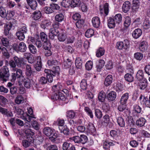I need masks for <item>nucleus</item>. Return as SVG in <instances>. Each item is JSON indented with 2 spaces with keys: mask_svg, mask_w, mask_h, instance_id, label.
<instances>
[{
  "mask_svg": "<svg viewBox=\"0 0 150 150\" xmlns=\"http://www.w3.org/2000/svg\"><path fill=\"white\" fill-rule=\"evenodd\" d=\"M45 72L47 74L46 76L47 78L45 77L42 76L39 79V82L40 84H44L47 83L48 82L51 83L53 81V78L51 75L52 72L50 70L45 69Z\"/></svg>",
  "mask_w": 150,
  "mask_h": 150,
  "instance_id": "1",
  "label": "nucleus"
},
{
  "mask_svg": "<svg viewBox=\"0 0 150 150\" xmlns=\"http://www.w3.org/2000/svg\"><path fill=\"white\" fill-rule=\"evenodd\" d=\"M43 132L47 136H50L49 139L52 142L54 141L58 137L57 134L55 132L54 129L49 127L44 128Z\"/></svg>",
  "mask_w": 150,
  "mask_h": 150,
  "instance_id": "2",
  "label": "nucleus"
},
{
  "mask_svg": "<svg viewBox=\"0 0 150 150\" xmlns=\"http://www.w3.org/2000/svg\"><path fill=\"white\" fill-rule=\"evenodd\" d=\"M13 48L17 52H24L26 51L27 47L25 44L23 42H21L18 45L14 44L13 46Z\"/></svg>",
  "mask_w": 150,
  "mask_h": 150,
  "instance_id": "3",
  "label": "nucleus"
},
{
  "mask_svg": "<svg viewBox=\"0 0 150 150\" xmlns=\"http://www.w3.org/2000/svg\"><path fill=\"white\" fill-rule=\"evenodd\" d=\"M129 41L127 40H125L123 42H117L116 44V47L119 50H122L123 49H126L129 47Z\"/></svg>",
  "mask_w": 150,
  "mask_h": 150,
  "instance_id": "4",
  "label": "nucleus"
},
{
  "mask_svg": "<svg viewBox=\"0 0 150 150\" xmlns=\"http://www.w3.org/2000/svg\"><path fill=\"white\" fill-rule=\"evenodd\" d=\"M3 73L0 72V78L3 79L4 81H6L9 76L8 69L6 67H3Z\"/></svg>",
  "mask_w": 150,
  "mask_h": 150,
  "instance_id": "5",
  "label": "nucleus"
},
{
  "mask_svg": "<svg viewBox=\"0 0 150 150\" xmlns=\"http://www.w3.org/2000/svg\"><path fill=\"white\" fill-rule=\"evenodd\" d=\"M109 4L107 3H105L100 6V11L101 14H105L106 15L108 14L109 12Z\"/></svg>",
  "mask_w": 150,
  "mask_h": 150,
  "instance_id": "6",
  "label": "nucleus"
},
{
  "mask_svg": "<svg viewBox=\"0 0 150 150\" xmlns=\"http://www.w3.org/2000/svg\"><path fill=\"white\" fill-rule=\"evenodd\" d=\"M34 142V139L33 137H30L29 138H26L23 140L22 142V144L23 146L27 148L29 147L31 144Z\"/></svg>",
  "mask_w": 150,
  "mask_h": 150,
  "instance_id": "7",
  "label": "nucleus"
},
{
  "mask_svg": "<svg viewBox=\"0 0 150 150\" xmlns=\"http://www.w3.org/2000/svg\"><path fill=\"white\" fill-rule=\"evenodd\" d=\"M139 100L142 105H145L147 107L150 108V103L149 100H148V98L147 97L141 95L140 97Z\"/></svg>",
  "mask_w": 150,
  "mask_h": 150,
  "instance_id": "8",
  "label": "nucleus"
},
{
  "mask_svg": "<svg viewBox=\"0 0 150 150\" xmlns=\"http://www.w3.org/2000/svg\"><path fill=\"white\" fill-rule=\"evenodd\" d=\"M23 117H21L22 119L27 120L28 122H30L32 118H35V115L33 113H23Z\"/></svg>",
  "mask_w": 150,
  "mask_h": 150,
  "instance_id": "9",
  "label": "nucleus"
},
{
  "mask_svg": "<svg viewBox=\"0 0 150 150\" xmlns=\"http://www.w3.org/2000/svg\"><path fill=\"white\" fill-rule=\"evenodd\" d=\"M138 88L140 89L144 90L145 89L147 85V80L146 79L138 80Z\"/></svg>",
  "mask_w": 150,
  "mask_h": 150,
  "instance_id": "10",
  "label": "nucleus"
},
{
  "mask_svg": "<svg viewBox=\"0 0 150 150\" xmlns=\"http://www.w3.org/2000/svg\"><path fill=\"white\" fill-rule=\"evenodd\" d=\"M142 33V31L141 29L137 28L132 32V35L134 38L137 39L141 36Z\"/></svg>",
  "mask_w": 150,
  "mask_h": 150,
  "instance_id": "11",
  "label": "nucleus"
},
{
  "mask_svg": "<svg viewBox=\"0 0 150 150\" xmlns=\"http://www.w3.org/2000/svg\"><path fill=\"white\" fill-rule=\"evenodd\" d=\"M93 27L96 28H98L100 25V21L99 18L97 16L93 17L91 20Z\"/></svg>",
  "mask_w": 150,
  "mask_h": 150,
  "instance_id": "12",
  "label": "nucleus"
},
{
  "mask_svg": "<svg viewBox=\"0 0 150 150\" xmlns=\"http://www.w3.org/2000/svg\"><path fill=\"white\" fill-rule=\"evenodd\" d=\"M148 47L147 43L145 41H143L140 43L139 45V49L142 52H145L147 50Z\"/></svg>",
  "mask_w": 150,
  "mask_h": 150,
  "instance_id": "13",
  "label": "nucleus"
},
{
  "mask_svg": "<svg viewBox=\"0 0 150 150\" xmlns=\"http://www.w3.org/2000/svg\"><path fill=\"white\" fill-rule=\"evenodd\" d=\"M117 97L116 93L114 91H111L108 93L107 96V98L108 100L113 101Z\"/></svg>",
  "mask_w": 150,
  "mask_h": 150,
  "instance_id": "14",
  "label": "nucleus"
},
{
  "mask_svg": "<svg viewBox=\"0 0 150 150\" xmlns=\"http://www.w3.org/2000/svg\"><path fill=\"white\" fill-rule=\"evenodd\" d=\"M129 93H127L122 95L120 100V103L121 105H124L127 103L129 98Z\"/></svg>",
  "mask_w": 150,
  "mask_h": 150,
  "instance_id": "15",
  "label": "nucleus"
},
{
  "mask_svg": "<svg viewBox=\"0 0 150 150\" xmlns=\"http://www.w3.org/2000/svg\"><path fill=\"white\" fill-rule=\"evenodd\" d=\"M131 7V4L128 1H125L123 4L122 9L123 11L125 13L127 12L129 10Z\"/></svg>",
  "mask_w": 150,
  "mask_h": 150,
  "instance_id": "16",
  "label": "nucleus"
},
{
  "mask_svg": "<svg viewBox=\"0 0 150 150\" xmlns=\"http://www.w3.org/2000/svg\"><path fill=\"white\" fill-rule=\"evenodd\" d=\"M35 67L37 71H39L41 70L42 68V62L40 56L37 57V62L35 65Z\"/></svg>",
  "mask_w": 150,
  "mask_h": 150,
  "instance_id": "17",
  "label": "nucleus"
},
{
  "mask_svg": "<svg viewBox=\"0 0 150 150\" xmlns=\"http://www.w3.org/2000/svg\"><path fill=\"white\" fill-rule=\"evenodd\" d=\"M26 1L28 4L32 9H36L37 4L35 0H26Z\"/></svg>",
  "mask_w": 150,
  "mask_h": 150,
  "instance_id": "18",
  "label": "nucleus"
},
{
  "mask_svg": "<svg viewBox=\"0 0 150 150\" xmlns=\"http://www.w3.org/2000/svg\"><path fill=\"white\" fill-rule=\"evenodd\" d=\"M112 75H108L105 78L104 82V84L107 86H109L112 83Z\"/></svg>",
  "mask_w": 150,
  "mask_h": 150,
  "instance_id": "19",
  "label": "nucleus"
},
{
  "mask_svg": "<svg viewBox=\"0 0 150 150\" xmlns=\"http://www.w3.org/2000/svg\"><path fill=\"white\" fill-rule=\"evenodd\" d=\"M25 101V99L21 95L17 96L15 100V103L18 105L23 103Z\"/></svg>",
  "mask_w": 150,
  "mask_h": 150,
  "instance_id": "20",
  "label": "nucleus"
},
{
  "mask_svg": "<svg viewBox=\"0 0 150 150\" xmlns=\"http://www.w3.org/2000/svg\"><path fill=\"white\" fill-rule=\"evenodd\" d=\"M59 31L57 30L52 28L50 30L49 34V37L52 39H53L54 36L57 35Z\"/></svg>",
  "mask_w": 150,
  "mask_h": 150,
  "instance_id": "21",
  "label": "nucleus"
},
{
  "mask_svg": "<svg viewBox=\"0 0 150 150\" xmlns=\"http://www.w3.org/2000/svg\"><path fill=\"white\" fill-rule=\"evenodd\" d=\"M41 16L42 14L40 11H36L33 14L32 18L35 20H38L41 18Z\"/></svg>",
  "mask_w": 150,
  "mask_h": 150,
  "instance_id": "22",
  "label": "nucleus"
},
{
  "mask_svg": "<svg viewBox=\"0 0 150 150\" xmlns=\"http://www.w3.org/2000/svg\"><path fill=\"white\" fill-rule=\"evenodd\" d=\"M86 130L87 132L91 134L94 133L96 132V129L93 124L91 123L88 124L86 127Z\"/></svg>",
  "mask_w": 150,
  "mask_h": 150,
  "instance_id": "23",
  "label": "nucleus"
},
{
  "mask_svg": "<svg viewBox=\"0 0 150 150\" xmlns=\"http://www.w3.org/2000/svg\"><path fill=\"white\" fill-rule=\"evenodd\" d=\"M52 89L54 92H56L57 93H59V91H61L64 92H65L64 91H66V90L63 91L62 86L59 83L54 86L52 87Z\"/></svg>",
  "mask_w": 150,
  "mask_h": 150,
  "instance_id": "24",
  "label": "nucleus"
},
{
  "mask_svg": "<svg viewBox=\"0 0 150 150\" xmlns=\"http://www.w3.org/2000/svg\"><path fill=\"white\" fill-rule=\"evenodd\" d=\"M146 122V120L143 117H141L136 121V124L138 126L141 127L144 126Z\"/></svg>",
  "mask_w": 150,
  "mask_h": 150,
  "instance_id": "25",
  "label": "nucleus"
},
{
  "mask_svg": "<svg viewBox=\"0 0 150 150\" xmlns=\"http://www.w3.org/2000/svg\"><path fill=\"white\" fill-rule=\"evenodd\" d=\"M12 26L11 23H9L6 24L4 25V34L7 35L9 33V31L11 30Z\"/></svg>",
  "mask_w": 150,
  "mask_h": 150,
  "instance_id": "26",
  "label": "nucleus"
},
{
  "mask_svg": "<svg viewBox=\"0 0 150 150\" xmlns=\"http://www.w3.org/2000/svg\"><path fill=\"white\" fill-rule=\"evenodd\" d=\"M33 72V69L32 68L31 65L27 64L26 65L25 74L28 76H30Z\"/></svg>",
  "mask_w": 150,
  "mask_h": 150,
  "instance_id": "27",
  "label": "nucleus"
},
{
  "mask_svg": "<svg viewBox=\"0 0 150 150\" xmlns=\"http://www.w3.org/2000/svg\"><path fill=\"white\" fill-rule=\"evenodd\" d=\"M105 52V50L103 48L99 47L96 51V56L98 57H100L104 54Z\"/></svg>",
  "mask_w": 150,
  "mask_h": 150,
  "instance_id": "28",
  "label": "nucleus"
},
{
  "mask_svg": "<svg viewBox=\"0 0 150 150\" xmlns=\"http://www.w3.org/2000/svg\"><path fill=\"white\" fill-rule=\"evenodd\" d=\"M131 18L127 16L125 17L124 25L125 27L127 28L131 24Z\"/></svg>",
  "mask_w": 150,
  "mask_h": 150,
  "instance_id": "29",
  "label": "nucleus"
},
{
  "mask_svg": "<svg viewBox=\"0 0 150 150\" xmlns=\"http://www.w3.org/2000/svg\"><path fill=\"white\" fill-rule=\"evenodd\" d=\"M13 59L18 67H21L23 64V59L18 58L16 56H14L13 57Z\"/></svg>",
  "mask_w": 150,
  "mask_h": 150,
  "instance_id": "30",
  "label": "nucleus"
},
{
  "mask_svg": "<svg viewBox=\"0 0 150 150\" xmlns=\"http://www.w3.org/2000/svg\"><path fill=\"white\" fill-rule=\"evenodd\" d=\"M105 63V61L103 59H100L98 61V63L96 66L98 71H100L101 69L104 66Z\"/></svg>",
  "mask_w": 150,
  "mask_h": 150,
  "instance_id": "31",
  "label": "nucleus"
},
{
  "mask_svg": "<svg viewBox=\"0 0 150 150\" xmlns=\"http://www.w3.org/2000/svg\"><path fill=\"white\" fill-rule=\"evenodd\" d=\"M115 21L114 19L110 18L108 20V26L110 28H114L115 26Z\"/></svg>",
  "mask_w": 150,
  "mask_h": 150,
  "instance_id": "32",
  "label": "nucleus"
},
{
  "mask_svg": "<svg viewBox=\"0 0 150 150\" xmlns=\"http://www.w3.org/2000/svg\"><path fill=\"white\" fill-rule=\"evenodd\" d=\"M25 133L26 135V138H29L30 137H33L34 133L30 129H28L25 130Z\"/></svg>",
  "mask_w": 150,
  "mask_h": 150,
  "instance_id": "33",
  "label": "nucleus"
},
{
  "mask_svg": "<svg viewBox=\"0 0 150 150\" xmlns=\"http://www.w3.org/2000/svg\"><path fill=\"white\" fill-rule=\"evenodd\" d=\"M139 7V0H133L132 1V8L135 11L138 9Z\"/></svg>",
  "mask_w": 150,
  "mask_h": 150,
  "instance_id": "34",
  "label": "nucleus"
},
{
  "mask_svg": "<svg viewBox=\"0 0 150 150\" xmlns=\"http://www.w3.org/2000/svg\"><path fill=\"white\" fill-rule=\"evenodd\" d=\"M71 7H75L79 6L81 4L80 0H71Z\"/></svg>",
  "mask_w": 150,
  "mask_h": 150,
  "instance_id": "35",
  "label": "nucleus"
},
{
  "mask_svg": "<svg viewBox=\"0 0 150 150\" xmlns=\"http://www.w3.org/2000/svg\"><path fill=\"white\" fill-rule=\"evenodd\" d=\"M105 97V94L104 92L101 91L99 93L98 96V99L101 102H103L104 101Z\"/></svg>",
  "mask_w": 150,
  "mask_h": 150,
  "instance_id": "36",
  "label": "nucleus"
},
{
  "mask_svg": "<svg viewBox=\"0 0 150 150\" xmlns=\"http://www.w3.org/2000/svg\"><path fill=\"white\" fill-rule=\"evenodd\" d=\"M75 64L77 68L81 69L82 67V62L81 59L79 57L77 58L75 61Z\"/></svg>",
  "mask_w": 150,
  "mask_h": 150,
  "instance_id": "37",
  "label": "nucleus"
},
{
  "mask_svg": "<svg viewBox=\"0 0 150 150\" xmlns=\"http://www.w3.org/2000/svg\"><path fill=\"white\" fill-rule=\"evenodd\" d=\"M134 58L138 61H140L143 58V54L140 52H137L135 53L134 55Z\"/></svg>",
  "mask_w": 150,
  "mask_h": 150,
  "instance_id": "38",
  "label": "nucleus"
},
{
  "mask_svg": "<svg viewBox=\"0 0 150 150\" xmlns=\"http://www.w3.org/2000/svg\"><path fill=\"white\" fill-rule=\"evenodd\" d=\"M70 0H63L61 3V4L63 7L68 8L71 5Z\"/></svg>",
  "mask_w": 150,
  "mask_h": 150,
  "instance_id": "39",
  "label": "nucleus"
},
{
  "mask_svg": "<svg viewBox=\"0 0 150 150\" xmlns=\"http://www.w3.org/2000/svg\"><path fill=\"white\" fill-rule=\"evenodd\" d=\"M23 82L25 86L27 88H29L31 86V81L28 78L24 79Z\"/></svg>",
  "mask_w": 150,
  "mask_h": 150,
  "instance_id": "40",
  "label": "nucleus"
},
{
  "mask_svg": "<svg viewBox=\"0 0 150 150\" xmlns=\"http://www.w3.org/2000/svg\"><path fill=\"white\" fill-rule=\"evenodd\" d=\"M136 78L138 80L145 79L144 77L143 71L142 70H139L137 72L136 76Z\"/></svg>",
  "mask_w": 150,
  "mask_h": 150,
  "instance_id": "41",
  "label": "nucleus"
},
{
  "mask_svg": "<svg viewBox=\"0 0 150 150\" xmlns=\"http://www.w3.org/2000/svg\"><path fill=\"white\" fill-rule=\"evenodd\" d=\"M94 34V31L92 29H88L85 33V35L86 37L89 38L93 36Z\"/></svg>",
  "mask_w": 150,
  "mask_h": 150,
  "instance_id": "42",
  "label": "nucleus"
},
{
  "mask_svg": "<svg viewBox=\"0 0 150 150\" xmlns=\"http://www.w3.org/2000/svg\"><path fill=\"white\" fill-rule=\"evenodd\" d=\"M53 70L51 71L53 72H52L51 75L53 76H54L56 75H58L59 74V66H57L53 67Z\"/></svg>",
  "mask_w": 150,
  "mask_h": 150,
  "instance_id": "43",
  "label": "nucleus"
},
{
  "mask_svg": "<svg viewBox=\"0 0 150 150\" xmlns=\"http://www.w3.org/2000/svg\"><path fill=\"white\" fill-rule=\"evenodd\" d=\"M110 135L113 139H115L117 140L118 139V137L117 133V132L114 130H111L110 133Z\"/></svg>",
  "mask_w": 150,
  "mask_h": 150,
  "instance_id": "44",
  "label": "nucleus"
},
{
  "mask_svg": "<svg viewBox=\"0 0 150 150\" xmlns=\"http://www.w3.org/2000/svg\"><path fill=\"white\" fill-rule=\"evenodd\" d=\"M50 43L48 42V43L47 44V45L46 46V47H44V48L45 50L47 49V50L45 52V55L47 57L50 56L52 54L51 51L50 50H48V49L50 47Z\"/></svg>",
  "mask_w": 150,
  "mask_h": 150,
  "instance_id": "45",
  "label": "nucleus"
},
{
  "mask_svg": "<svg viewBox=\"0 0 150 150\" xmlns=\"http://www.w3.org/2000/svg\"><path fill=\"white\" fill-rule=\"evenodd\" d=\"M114 20L116 23H120L121 22L122 20L121 15L120 14H116L114 17Z\"/></svg>",
  "mask_w": 150,
  "mask_h": 150,
  "instance_id": "46",
  "label": "nucleus"
},
{
  "mask_svg": "<svg viewBox=\"0 0 150 150\" xmlns=\"http://www.w3.org/2000/svg\"><path fill=\"white\" fill-rule=\"evenodd\" d=\"M64 16L62 13L57 14L55 17V20L58 22L62 21L64 20Z\"/></svg>",
  "mask_w": 150,
  "mask_h": 150,
  "instance_id": "47",
  "label": "nucleus"
},
{
  "mask_svg": "<svg viewBox=\"0 0 150 150\" xmlns=\"http://www.w3.org/2000/svg\"><path fill=\"white\" fill-rule=\"evenodd\" d=\"M80 87L83 90H86L87 87V81L85 79H82L80 83Z\"/></svg>",
  "mask_w": 150,
  "mask_h": 150,
  "instance_id": "48",
  "label": "nucleus"
},
{
  "mask_svg": "<svg viewBox=\"0 0 150 150\" xmlns=\"http://www.w3.org/2000/svg\"><path fill=\"white\" fill-rule=\"evenodd\" d=\"M14 14V11H8L6 17L7 19L10 20L12 18Z\"/></svg>",
  "mask_w": 150,
  "mask_h": 150,
  "instance_id": "49",
  "label": "nucleus"
},
{
  "mask_svg": "<svg viewBox=\"0 0 150 150\" xmlns=\"http://www.w3.org/2000/svg\"><path fill=\"white\" fill-rule=\"evenodd\" d=\"M40 38L44 42V45L45 46L46 44H47L46 42L47 41V37L46 34L43 32H42L40 33Z\"/></svg>",
  "mask_w": 150,
  "mask_h": 150,
  "instance_id": "50",
  "label": "nucleus"
},
{
  "mask_svg": "<svg viewBox=\"0 0 150 150\" xmlns=\"http://www.w3.org/2000/svg\"><path fill=\"white\" fill-rule=\"evenodd\" d=\"M88 141V138L84 134H82L80 135V143L83 144H85Z\"/></svg>",
  "mask_w": 150,
  "mask_h": 150,
  "instance_id": "51",
  "label": "nucleus"
},
{
  "mask_svg": "<svg viewBox=\"0 0 150 150\" xmlns=\"http://www.w3.org/2000/svg\"><path fill=\"white\" fill-rule=\"evenodd\" d=\"M125 78L126 80L129 82H132L133 81V77L132 75L129 73L125 75Z\"/></svg>",
  "mask_w": 150,
  "mask_h": 150,
  "instance_id": "52",
  "label": "nucleus"
},
{
  "mask_svg": "<svg viewBox=\"0 0 150 150\" xmlns=\"http://www.w3.org/2000/svg\"><path fill=\"white\" fill-rule=\"evenodd\" d=\"M118 125L121 127H123L125 126V122L124 120L121 117H118L117 119Z\"/></svg>",
  "mask_w": 150,
  "mask_h": 150,
  "instance_id": "53",
  "label": "nucleus"
},
{
  "mask_svg": "<svg viewBox=\"0 0 150 150\" xmlns=\"http://www.w3.org/2000/svg\"><path fill=\"white\" fill-rule=\"evenodd\" d=\"M143 27L145 29H149L150 28V23L149 20L147 19L145 20L143 23Z\"/></svg>",
  "mask_w": 150,
  "mask_h": 150,
  "instance_id": "54",
  "label": "nucleus"
},
{
  "mask_svg": "<svg viewBox=\"0 0 150 150\" xmlns=\"http://www.w3.org/2000/svg\"><path fill=\"white\" fill-rule=\"evenodd\" d=\"M93 67V62L91 61H88L86 63L85 67L88 70H91Z\"/></svg>",
  "mask_w": 150,
  "mask_h": 150,
  "instance_id": "55",
  "label": "nucleus"
},
{
  "mask_svg": "<svg viewBox=\"0 0 150 150\" xmlns=\"http://www.w3.org/2000/svg\"><path fill=\"white\" fill-rule=\"evenodd\" d=\"M63 64L64 68H67L71 66L72 62L71 60L69 59H67V61H64Z\"/></svg>",
  "mask_w": 150,
  "mask_h": 150,
  "instance_id": "56",
  "label": "nucleus"
},
{
  "mask_svg": "<svg viewBox=\"0 0 150 150\" xmlns=\"http://www.w3.org/2000/svg\"><path fill=\"white\" fill-rule=\"evenodd\" d=\"M28 48L30 51L31 53L34 54L37 52V50L35 47L32 44L29 45L28 46Z\"/></svg>",
  "mask_w": 150,
  "mask_h": 150,
  "instance_id": "57",
  "label": "nucleus"
},
{
  "mask_svg": "<svg viewBox=\"0 0 150 150\" xmlns=\"http://www.w3.org/2000/svg\"><path fill=\"white\" fill-rule=\"evenodd\" d=\"M16 34L17 38L20 40H23L25 38L24 34L20 32L17 31Z\"/></svg>",
  "mask_w": 150,
  "mask_h": 150,
  "instance_id": "58",
  "label": "nucleus"
},
{
  "mask_svg": "<svg viewBox=\"0 0 150 150\" xmlns=\"http://www.w3.org/2000/svg\"><path fill=\"white\" fill-rule=\"evenodd\" d=\"M8 102V100L4 96H0V104L4 105Z\"/></svg>",
  "mask_w": 150,
  "mask_h": 150,
  "instance_id": "59",
  "label": "nucleus"
},
{
  "mask_svg": "<svg viewBox=\"0 0 150 150\" xmlns=\"http://www.w3.org/2000/svg\"><path fill=\"white\" fill-rule=\"evenodd\" d=\"M6 10L3 7H0V15L3 18H5L6 16Z\"/></svg>",
  "mask_w": 150,
  "mask_h": 150,
  "instance_id": "60",
  "label": "nucleus"
},
{
  "mask_svg": "<svg viewBox=\"0 0 150 150\" xmlns=\"http://www.w3.org/2000/svg\"><path fill=\"white\" fill-rule=\"evenodd\" d=\"M27 29L26 25H23L20 28H19L17 31L21 32L23 33H26L27 32Z\"/></svg>",
  "mask_w": 150,
  "mask_h": 150,
  "instance_id": "61",
  "label": "nucleus"
},
{
  "mask_svg": "<svg viewBox=\"0 0 150 150\" xmlns=\"http://www.w3.org/2000/svg\"><path fill=\"white\" fill-rule=\"evenodd\" d=\"M66 38V35L64 33H61L59 35L58 39L60 41H64Z\"/></svg>",
  "mask_w": 150,
  "mask_h": 150,
  "instance_id": "62",
  "label": "nucleus"
},
{
  "mask_svg": "<svg viewBox=\"0 0 150 150\" xmlns=\"http://www.w3.org/2000/svg\"><path fill=\"white\" fill-rule=\"evenodd\" d=\"M1 42L2 44L5 47H7L9 46V40L6 38H2L1 39Z\"/></svg>",
  "mask_w": 150,
  "mask_h": 150,
  "instance_id": "63",
  "label": "nucleus"
},
{
  "mask_svg": "<svg viewBox=\"0 0 150 150\" xmlns=\"http://www.w3.org/2000/svg\"><path fill=\"white\" fill-rule=\"evenodd\" d=\"M47 147L46 150H57V146L55 145H51L47 146H45V148Z\"/></svg>",
  "mask_w": 150,
  "mask_h": 150,
  "instance_id": "64",
  "label": "nucleus"
}]
</instances>
